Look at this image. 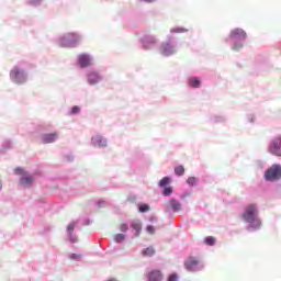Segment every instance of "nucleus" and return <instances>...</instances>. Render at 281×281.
<instances>
[{
    "label": "nucleus",
    "instance_id": "obj_33",
    "mask_svg": "<svg viewBox=\"0 0 281 281\" xmlns=\"http://www.w3.org/2000/svg\"><path fill=\"white\" fill-rule=\"evenodd\" d=\"M171 32L179 34V32H186V30L176 27V29H172Z\"/></svg>",
    "mask_w": 281,
    "mask_h": 281
},
{
    "label": "nucleus",
    "instance_id": "obj_28",
    "mask_svg": "<svg viewBox=\"0 0 281 281\" xmlns=\"http://www.w3.org/2000/svg\"><path fill=\"white\" fill-rule=\"evenodd\" d=\"M120 232H126L128 229V224L122 223L119 226Z\"/></svg>",
    "mask_w": 281,
    "mask_h": 281
},
{
    "label": "nucleus",
    "instance_id": "obj_6",
    "mask_svg": "<svg viewBox=\"0 0 281 281\" xmlns=\"http://www.w3.org/2000/svg\"><path fill=\"white\" fill-rule=\"evenodd\" d=\"M269 153L276 157H281V136L272 139L269 146Z\"/></svg>",
    "mask_w": 281,
    "mask_h": 281
},
{
    "label": "nucleus",
    "instance_id": "obj_5",
    "mask_svg": "<svg viewBox=\"0 0 281 281\" xmlns=\"http://www.w3.org/2000/svg\"><path fill=\"white\" fill-rule=\"evenodd\" d=\"M184 267L187 271H201L202 269L201 261L196 257H189L184 261Z\"/></svg>",
    "mask_w": 281,
    "mask_h": 281
},
{
    "label": "nucleus",
    "instance_id": "obj_2",
    "mask_svg": "<svg viewBox=\"0 0 281 281\" xmlns=\"http://www.w3.org/2000/svg\"><path fill=\"white\" fill-rule=\"evenodd\" d=\"M10 78L15 85H23L25 83V80H27V76H25V72L19 67H14L13 69H11Z\"/></svg>",
    "mask_w": 281,
    "mask_h": 281
},
{
    "label": "nucleus",
    "instance_id": "obj_21",
    "mask_svg": "<svg viewBox=\"0 0 281 281\" xmlns=\"http://www.w3.org/2000/svg\"><path fill=\"white\" fill-rule=\"evenodd\" d=\"M205 245H209L210 247H213V245L216 244V238L213 236H209L204 239Z\"/></svg>",
    "mask_w": 281,
    "mask_h": 281
},
{
    "label": "nucleus",
    "instance_id": "obj_29",
    "mask_svg": "<svg viewBox=\"0 0 281 281\" xmlns=\"http://www.w3.org/2000/svg\"><path fill=\"white\" fill-rule=\"evenodd\" d=\"M146 232H147L148 234H155V226L148 225V226L146 227Z\"/></svg>",
    "mask_w": 281,
    "mask_h": 281
},
{
    "label": "nucleus",
    "instance_id": "obj_19",
    "mask_svg": "<svg viewBox=\"0 0 281 281\" xmlns=\"http://www.w3.org/2000/svg\"><path fill=\"white\" fill-rule=\"evenodd\" d=\"M155 248L153 246L147 247L146 249L143 250V256H155Z\"/></svg>",
    "mask_w": 281,
    "mask_h": 281
},
{
    "label": "nucleus",
    "instance_id": "obj_11",
    "mask_svg": "<svg viewBox=\"0 0 281 281\" xmlns=\"http://www.w3.org/2000/svg\"><path fill=\"white\" fill-rule=\"evenodd\" d=\"M92 144L93 146H99V148H104L106 146V139L97 134L92 137Z\"/></svg>",
    "mask_w": 281,
    "mask_h": 281
},
{
    "label": "nucleus",
    "instance_id": "obj_16",
    "mask_svg": "<svg viewBox=\"0 0 281 281\" xmlns=\"http://www.w3.org/2000/svg\"><path fill=\"white\" fill-rule=\"evenodd\" d=\"M169 205L173 210V212H181V204L179 201L171 199L169 200Z\"/></svg>",
    "mask_w": 281,
    "mask_h": 281
},
{
    "label": "nucleus",
    "instance_id": "obj_25",
    "mask_svg": "<svg viewBox=\"0 0 281 281\" xmlns=\"http://www.w3.org/2000/svg\"><path fill=\"white\" fill-rule=\"evenodd\" d=\"M149 210H150V206L148 204H143L138 207V212L140 213L148 212Z\"/></svg>",
    "mask_w": 281,
    "mask_h": 281
},
{
    "label": "nucleus",
    "instance_id": "obj_31",
    "mask_svg": "<svg viewBox=\"0 0 281 281\" xmlns=\"http://www.w3.org/2000/svg\"><path fill=\"white\" fill-rule=\"evenodd\" d=\"M75 228H76V223H70V224L68 225V232H69V234H71V232H74Z\"/></svg>",
    "mask_w": 281,
    "mask_h": 281
},
{
    "label": "nucleus",
    "instance_id": "obj_20",
    "mask_svg": "<svg viewBox=\"0 0 281 281\" xmlns=\"http://www.w3.org/2000/svg\"><path fill=\"white\" fill-rule=\"evenodd\" d=\"M175 175H177L178 177H183V175H186V168L181 165L176 167Z\"/></svg>",
    "mask_w": 281,
    "mask_h": 281
},
{
    "label": "nucleus",
    "instance_id": "obj_3",
    "mask_svg": "<svg viewBox=\"0 0 281 281\" xmlns=\"http://www.w3.org/2000/svg\"><path fill=\"white\" fill-rule=\"evenodd\" d=\"M267 181H278L281 179V166L272 165L265 173Z\"/></svg>",
    "mask_w": 281,
    "mask_h": 281
},
{
    "label": "nucleus",
    "instance_id": "obj_32",
    "mask_svg": "<svg viewBox=\"0 0 281 281\" xmlns=\"http://www.w3.org/2000/svg\"><path fill=\"white\" fill-rule=\"evenodd\" d=\"M15 175H25V171H23L22 168H15Z\"/></svg>",
    "mask_w": 281,
    "mask_h": 281
},
{
    "label": "nucleus",
    "instance_id": "obj_35",
    "mask_svg": "<svg viewBox=\"0 0 281 281\" xmlns=\"http://www.w3.org/2000/svg\"><path fill=\"white\" fill-rule=\"evenodd\" d=\"M241 47H243V44H238V45L233 46V49L235 52H238V49H241Z\"/></svg>",
    "mask_w": 281,
    "mask_h": 281
},
{
    "label": "nucleus",
    "instance_id": "obj_23",
    "mask_svg": "<svg viewBox=\"0 0 281 281\" xmlns=\"http://www.w3.org/2000/svg\"><path fill=\"white\" fill-rule=\"evenodd\" d=\"M125 239H126V236L124 234H116L114 236L115 243H123V240H125Z\"/></svg>",
    "mask_w": 281,
    "mask_h": 281
},
{
    "label": "nucleus",
    "instance_id": "obj_9",
    "mask_svg": "<svg viewBox=\"0 0 281 281\" xmlns=\"http://www.w3.org/2000/svg\"><path fill=\"white\" fill-rule=\"evenodd\" d=\"M148 281H161L164 280V273L161 270H151L147 274Z\"/></svg>",
    "mask_w": 281,
    "mask_h": 281
},
{
    "label": "nucleus",
    "instance_id": "obj_36",
    "mask_svg": "<svg viewBox=\"0 0 281 281\" xmlns=\"http://www.w3.org/2000/svg\"><path fill=\"white\" fill-rule=\"evenodd\" d=\"M147 3H153L155 0H145Z\"/></svg>",
    "mask_w": 281,
    "mask_h": 281
},
{
    "label": "nucleus",
    "instance_id": "obj_37",
    "mask_svg": "<svg viewBox=\"0 0 281 281\" xmlns=\"http://www.w3.org/2000/svg\"><path fill=\"white\" fill-rule=\"evenodd\" d=\"M1 188H3V186H2L1 182H0V190H1Z\"/></svg>",
    "mask_w": 281,
    "mask_h": 281
},
{
    "label": "nucleus",
    "instance_id": "obj_1",
    "mask_svg": "<svg viewBox=\"0 0 281 281\" xmlns=\"http://www.w3.org/2000/svg\"><path fill=\"white\" fill-rule=\"evenodd\" d=\"M243 218L246 221V223H249V227L255 229H258V227L261 225L260 218H258V207L256 204H249L246 206Z\"/></svg>",
    "mask_w": 281,
    "mask_h": 281
},
{
    "label": "nucleus",
    "instance_id": "obj_10",
    "mask_svg": "<svg viewBox=\"0 0 281 281\" xmlns=\"http://www.w3.org/2000/svg\"><path fill=\"white\" fill-rule=\"evenodd\" d=\"M56 139H58V133H56V132L42 135L43 144H54V142H56Z\"/></svg>",
    "mask_w": 281,
    "mask_h": 281
},
{
    "label": "nucleus",
    "instance_id": "obj_22",
    "mask_svg": "<svg viewBox=\"0 0 281 281\" xmlns=\"http://www.w3.org/2000/svg\"><path fill=\"white\" fill-rule=\"evenodd\" d=\"M170 178L169 177H164L160 181H159V187L160 188H166V186H169L170 183Z\"/></svg>",
    "mask_w": 281,
    "mask_h": 281
},
{
    "label": "nucleus",
    "instance_id": "obj_26",
    "mask_svg": "<svg viewBox=\"0 0 281 281\" xmlns=\"http://www.w3.org/2000/svg\"><path fill=\"white\" fill-rule=\"evenodd\" d=\"M70 113L71 115H78V113H80V106L78 105L72 106L70 110Z\"/></svg>",
    "mask_w": 281,
    "mask_h": 281
},
{
    "label": "nucleus",
    "instance_id": "obj_34",
    "mask_svg": "<svg viewBox=\"0 0 281 281\" xmlns=\"http://www.w3.org/2000/svg\"><path fill=\"white\" fill-rule=\"evenodd\" d=\"M177 274H170L168 281H177Z\"/></svg>",
    "mask_w": 281,
    "mask_h": 281
},
{
    "label": "nucleus",
    "instance_id": "obj_13",
    "mask_svg": "<svg viewBox=\"0 0 281 281\" xmlns=\"http://www.w3.org/2000/svg\"><path fill=\"white\" fill-rule=\"evenodd\" d=\"M231 38H247V33L243 29H234L231 32Z\"/></svg>",
    "mask_w": 281,
    "mask_h": 281
},
{
    "label": "nucleus",
    "instance_id": "obj_14",
    "mask_svg": "<svg viewBox=\"0 0 281 281\" xmlns=\"http://www.w3.org/2000/svg\"><path fill=\"white\" fill-rule=\"evenodd\" d=\"M102 80V77H100V75H98V72H90L88 75V82L89 85H98V82Z\"/></svg>",
    "mask_w": 281,
    "mask_h": 281
},
{
    "label": "nucleus",
    "instance_id": "obj_18",
    "mask_svg": "<svg viewBox=\"0 0 281 281\" xmlns=\"http://www.w3.org/2000/svg\"><path fill=\"white\" fill-rule=\"evenodd\" d=\"M189 85H190V87H193V89H199L201 87V80H199V78H196V77H192L189 80Z\"/></svg>",
    "mask_w": 281,
    "mask_h": 281
},
{
    "label": "nucleus",
    "instance_id": "obj_15",
    "mask_svg": "<svg viewBox=\"0 0 281 281\" xmlns=\"http://www.w3.org/2000/svg\"><path fill=\"white\" fill-rule=\"evenodd\" d=\"M33 182H34V178H32L31 176H23V177L20 179V184H21L23 188H30V186H32Z\"/></svg>",
    "mask_w": 281,
    "mask_h": 281
},
{
    "label": "nucleus",
    "instance_id": "obj_17",
    "mask_svg": "<svg viewBox=\"0 0 281 281\" xmlns=\"http://www.w3.org/2000/svg\"><path fill=\"white\" fill-rule=\"evenodd\" d=\"M155 43H157V40L155 37H151L150 40L148 38L143 40V45L145 49H150V45H155Z\"/></svg>",
    "mask_w": 281,
    "mask_h": 281
},
{
    "label": "nucleus",
    "instance_id": "obj_7",
    "mask_svg": "<svg viewBox=\"0 0 281 281\" xmlns=\"http://www.w3.org/2000/svg\"><path fill=\"white\" fill-rule=\"evenodd\" d=\"M78 63L82 68L91 67V65H93V59L88 54H80L78 56Z\"/></svg>",
    "mask_w": 281,
    "mask_h": 281
},
{
    "label": "nucleus",
    "instance_id": "obj_27",
    "mask_svg": "<svg viewBox=\"0 0 281 281\" xmlns=\"http://www.w3.org/2000/svg\"><path fill=\"white\" fill-rule=\"evenodd\" d=\"M187 183L189 186H196V178L195 177H190L188 180H187Z\"/></svg>",
    "mask_w": 281,
    "mask_h": 281
},
{
    "label": "nucleus",
    "instance_id": "obj_30",
    "mask_svg": "<svg viewBox=\"0 0 281 281\" xmlns=\"http://www.w3.org/2000/svg\"><path fill=\"white\" fill-rule=\"evenodd\" d=\"M70 258H71V260H80V258H82V255L71 254Z\"/></svg>",
    "mask_w": 281,
    "mask_h": 281
},
{
    "label": "nucleus",
    "instance_id": "obj_8",
    "mask_svg": "<svg viewBox=\"0 0 281 281\" xmlns=\"http://www.w3.org/2000/svg\"><path fill=\"white\" fill-rule=\"evenodd\" d=\"M160 54H162V56H172V54H175V46H172L170 42L162 43Z\"/></svg>",
    "mask_w": 281,
    "mask_h": 281
},
{
    "label": "nucleus",
    "instance_id": "obj_4",
    "mask_svg": "<svg viewBox=\"0 0 281 281\" xmlns=\"http://www.w3.org/2000/svg\"><path fill=\"white\" fill-rule=\"evenodd\" d=\"M61 47H76L80 43V36L76 33H68L61 38Z\"/></svg>",
    "mask_w": 281,
    "mask_h": 281
},
{
    "label": "nucleus",
    "instance_id": "obj_24",
    "mask_svg": "<svg viewBox=\"0 0 281 281\" xmlns=\"http://www.w3.org/2000/svg\"><path fill=\"white\" fill-rule=\"evenodd\" d=\"M164 196H170L172 194V187H166L162 191Z\"/></svg>",
    "mask_w": 281,
    "mask_h": 281
},
{
    "label": "nucleus",
    "instance_id": "obj_12",
    "mask_svg": "<svg viewBox=\"0 0 281 281\" xmlns=\"http://www.w3.org/2000/svg\"><path fill=\"white\" fill-rule=\"evenodd\" d=\"M131 227L134 229L136 238H139V235L142 234V222L139 220H134L131 222Z\"/></svg>",
    "mask_w": 281,
    "mask_h": 281
}]
</instances>
